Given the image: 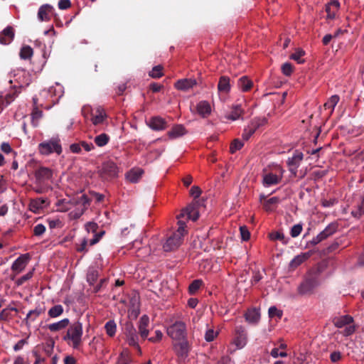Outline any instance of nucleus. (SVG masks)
Segmentation results:
<instances>
[{"instance_id":"393cba45","label":"nucleus","mask_w":364,"mask_h":364,"mask_svg":"<svg viewBox=\"0 0 364 364\" xmlns=\"http://www.w3.org/2000/svg\"><path fill=\"white\" fill-rule=\"evenodd\" d=\"M197 113L203 118L209 117L211 114L212 109L209 102L202 100L196 105Z\"/></svg>"},{"instance_id":"dca6fc26","label":"nucleus","mask_w":364,"mask_h":364,"mask_svg":"<svg viewBox=\"0 0 364 364\" xmlns=\"http://www.w3.org/2000/svg\"><path fill=\"white\" fill-rule=\"evenodd\" d=\"M30 259L29 254H24L19 256L12 264L11 269L16 273H20L26 267Z\"/></svg>"},{"instance_id":"4468645a","label":"nucleus","mask_w":364,"mask_h":364,"mask_svg":"<svg viewBox=\"0 0 364 364\" xmlns=\"http://www.w3.org/2000/svg\"><path fill=\"white\" fill-rule=\"evenodd\" d=\"M35 177L38 185H44L47 181L51 180L53 171L48 168L41 167L36 171Z\"/></svg>"},{"instance_id":"5701e85b","label":"nucleus","mask_w":364,"mask_h":364,"mask_svg":"<svg viewBox=\"0 0 364 364\" xmlns=\"http://www.w3.org/2000/svg\"><path fill=\"white\" fill-rule=\"evenodd\" d=\"M49 205L46 198H38L31 200L29 203V209L31 211L38 213L40 210L43 209Z\"/></svg>"},{"instance_id":"49530a36","label":"nucleus","mask_w":364,"mask_h":364,"mask_svg":"<svg viewBox=\"0 0 364 364\" xmlns=\"http://www.w3.org/2000/svg\"><path fill=\"white\" fill-rule=\"evenodd\" d=\"M109 140V137L107 134L102 133L95 136L94 141L98 146L106 145Z\"/></svg>"},{"instance_id":"58836bf2","label":"nucleus","mask_w":364,"mask_h":364,"mask_svg":"<svg viewBox=\"0 0 364 364\" xmlns=\"http://www.w3.org/2000/svg\"><path fill=\"white\" fill-rule=\"evenodd\" d=\"M33 54V48L29 46H23L20 50L19 56L23 60H30Z\"/></svg>"},{"instance_id":"c85d7f7f","label":"nucleus","mask_w":364,"mask_h":364,"mask_svg":"<svg viewBox=\"0 0 364 364\" xmlns=\"http://www.w3.org/2000/svg\"><path fill=\"white\" fill-rule=\"evenodd\" d=\"M231 89L230 78L226 75H222L219 78L218 83V90L219 92L228 93Z\"/></svg>"},{"instance_id":"423d86ee","label":"nucleus","mask_w":364,"mask_h":364,"mask_svg":"<svg viewBox=\"0 0 364 364\" xmlns=\"http://www.w3.org/2000/svg\"><path fill=\"white\" fill-rule=\"evenodd\" d=\"M167 334L174 341L186 339V326L183 321H176L167 328Z\"/></svg>"},{"instance_id":"cd10ccee","label":"nucleus","mask_w":364,"mask_h":364,"mask_svg":"<svg viewBox=\"0 0 364 364\" xmlns=\"http://www.w3.org/2000/svg\"><path fill=\"white\" fill-rule=\"evenodd\" d=\"M340 9V3L337 0L331 1L326 6V12L328 19H334Z\"/></svg>"},{"instance_id":"6e6552de","label":"nucleus","mask_w":364,"mask_h":364,"mask_svg":"<svg viewBox=\"0 0 364 364\" xmlns=\"http://www.w3.org/2000/svg\"><path fill=\"white\" fill-rule=\"evenodd\" d=\"M173 348L180 362L184 361L188 356L191 346L187 339L173 343Z\"/></svg>"},{"instance_id":"864d4df0","label":"nucleus","mask_w":364,"mask_h":364,"mask_svg":"<svg viewBox=\"0 0 364 364\" xmlns=\"http://www.w3.org/2000/svg\"><path fill=\"white\" fill-rule=\"evenodd\" d=\"M269 238L272 240H280L284 244H286L287 241L285 240V237L282 232H275L269 234Z\"/></svg>"},{"instance_id":"a19ab883","label":"nucleus","mask_w":364,"mask_h":364,"mask_svg":"<svg viewBox=\"0 0 364 364\" xmlns=\"http://www.w3.org/2000/svg\"><path fill=\"white\" fill-rule=\"evenodd\" d=\"M279 201L280 200L278 197H272L263 203L264 209L267 212L272 211L274 210L273 206L279 203Z\"/></svg>"},{"instance_id":"9b49d317","label":"nucleus","mask_w":364,"mask_h":364,"mask_svg":"<svg viewBox=\"0 0 364 364\" xmlns=\"http://www.w3.org/2000/svg\"><path fill=\"white\" fill-rule=\"evenodd\" d=\"M265 122L264 119L255 118L253 119L248 125L244 129L242 138L244 141H247L256 132L259 127Z\"/></svg>"},{"instance_id":"ddd939ff","label":"nucleus","mask_w":364,"mask_h":364,"mask_svg":"<svg viewBox=\"0 0 364 364\" xmlns=\"http://www.w3.org/2000/svg\"><path fill=\"white\" fill-rule=\"evenodd\" d=\"M33 101V108L31 112V124L33 127H36L39 124V121L42 119L43 116V111L41 107L42 105L38 104V99L36 97H33L32 99Z\"/></svg>"},{"instance_id":"c9c22d12","label":"nucleus","mask_w":364,"mask_h":364,"mask_svg":"<svg viewBox=\"0 0 364 364\" xmlns=\"http://www.w3.org/2000/svg\"><path fill=\"white\" fill-rule=\"evenodd\" d=\"M338 225L336 223H330L323 231H321L318 236L323 240L331 236L337 230Z\"/></svg>"},{"instance_id":"39448f33","label":"nucleus","mask_w":364,"mask_h":364,"mask_svg":"<svg viewBox=\"0 0 364 364\" xmlns=\"http://www.w3.org/2000/svg\"><path fill=\"white\" fill-rule=\"evenodd\" d=\"M69 203L77 207V210L72 212V214L75 218H79L90 206V198L86 194H82L72 198Z\"/></svg>"},{"instance_id":"412c9836","label":"nucleus","mask_w":364,"mask_h":364,"mask_svg":"<svg viewBox=\"0 0 364 364\" xmlns=\"http://www.w3.org/2000/svg\"><path fill=\"white\" fill-rule=\"evenodd\" d=\"M197 85L196 79L184 78L177 80L174 84V87L178 90L188 91Z\"/></svg>"},{"instance_id":"680f3d73","label":"nucleus","mask_w":364,"mask_h":364,"mask_svg":"<svg viewBox=\"0 0 364 364\" xmlns=\"http://www.w3.org/2000/svg\"><path fill=\"white\" fill-rule=\"evenodd\" d=\"M1 151L5 154L13 153V156L16 157V152L14 151L11 145L9 143L4 142L1 145Z\"/></svg>"},{"instance_id":"7c9ffc66","label":"nucleus","mask_w":364,"mask_h":364,"mask_svg":"<svg viewBox=\"0 0 364 364\" xmlns=\"http://www.w3.org/2000/svg\"><path fill=\"white\" fill-rule=\"evenodd\" d=\"M280 181L281 177L272 173H268L263 176V184L267 187L278 184Z\"/></svg>"},{"instance_id":"338daca9","label":"nucleus","mask_w":364,"mask_h":364,"mask_svg":"<svg viewBox=\"0 0 364 364\" xmlns=\"http://www.w3.org/2000/svg\"><path fill=\"white\" fill-rule=\"evenodd\" d=\"M163 337V333L161 331L159 330H156L155 331V336H151L150 338H149V341L152 342V343H156V342H159V341L161 340Z\"/></svg>"},{"instance_id":"de8ad7c7","label":"nucleus","mask_w":364,"mask_h":364,"mask_svg":"<svg viewBox=\"0 0 364 364\" xmlns=\"http://www.w3.org/2000/svg\"><path fill=\"white\" fill-rule=\"evenodd\" d=\"M243 146H244V143L242 142V140H240L239 139H235L230 144V151L232 154H234L237 151L241 149Z\"/></svg>"},{"instance_id":"f03ea898","label":"nucleus","mask_w":364,"mask_h":364,"mask_svg":"<svg viewBox=\"0 0 364 364\" xmlns=\"http://www.w3.org/2000/svg\"><path fill=\"white\" fill-rule=\"evenodd\" d=\"M178 230L169 236L163 245L166 252H170L176 250L182 243L183 237L186 232V223L183 220L178 221Z\"/></svg>"},{"instance_id":"5fc2aeb1","label":"nucleus","mask_w":364,"mask_h":364,"mask_svg":"<svg viewBox=\"0 0 364 364\" xmlns=\"http://www.w3.org/2000/svg\"><path fill=\"white\" fill-rule=\"evenodd\" d=\"M33 271L34 269H33L31 271L28 272L25 275L21 277L16 282V284L18 286L22 285L24 282H26L27 280L30 279L33 275Z\"/></svg>"},{"instance_id":"8fccbe9b","label":"nucleus","mask_w":364,"mask_h":364,"mask_svg":"<svg viewBox=\"0 0 364 364\" xmlns=\"http://www.w3.org/2000/svg\"><path fill=\"white\" fill-rule=\"evenodd\" d=\"M98 277V272L97 270L91 269L88 272L87 275V282L92 285L97 281Z\"/></svg>"},{"instance_id":"aec40b11","label":"nucleus","mask_w":364,"mask_h":364,"mask_svg":"<svg viewBox=\"0 0 364 364\" xmlns=\"http://www.w3.org/2000/svg\"><path fill=\"white\" fill-rule=\"evenodd\" d=\"M21 91L17 88L16 85L11 86L10 89L3 95H0V97L3 98L4 104L6 107L10 105L21 93Z\"/></svg>"},{"instance_id":"72a5a7b5","label":"nucleus","mask_w":364,"mask_h":364,"mask_svg":"<svg viewBox=\"0 0 364 364\" xmlns=\"http://www.w3.org/2000/svg\"><path fill=\"white\" fill-rule=\"evenodd\" d=\"M69 324L70 320L68 318H63L61 321L48 325V328L51 332H56L65 328Z\"/></svg>"},{"instance_id":"3c124183","label":"nucleus","mask_w":364,"mask_h":364,"mask_svg":"<svg viewBox=\"0 0 364 364\" xmlns=\"http://www.w3.org/2000/svg\"><path fill=\"white\" fill-rule=\"evenodd\" d=\"M89 196H90V197H89L90 202L92 200H95L96 202L100 203V202L102 201L105 198V196L103 194L97 193L94 191H90Z\"/></svg>"},{"instance_id":"20e7f679","label":"nucleus","mask_w":364,"mask_h":364,"mask_svg":"<svg viewBox=\"0 0 364 364\" xmlns=\"http://www.w3.org/2000/svg\"><path fill=\"white\" fill-rule=\"evenodd\" d=\"M333 323L337 328H344V329L342 331H339V333L345 336L352 335L355 331V328L353 324V318L351 316L343 315L336 316L333 318Z\"/></svg>"},{"instance_id":"a211bd4d","label":"nucleus","mask_w":364,"mask_h":364,"mask_svg":"<svg viewBox=\"0 0 364 364\" xmlns=\"http://www.w3.org/2000/svg\"><path fill=\"white\" fill-rule=\"evenodd\" d=\"M148 126L154 131H161L166 129L167 122L161 117L155 116L149 119Z\"/></svg>"},{"instance_id":"1a4fd4ad","label":"nucleus","mask_w":364,"mask_h":364,"mask_svg":"<svg viewBox=\"0 0 364 364\" xmlns=\"http://www.w3.org/2000/svg\"><path fill=\"white\" fill-rule=\"evenodd\" d=\"M99 173L103 179L108 180L117 176L118 168L113 161H105L99 170Z\"/></svg>"},{"instance_id":"79ce46f5","label":"nucleus","mask_w":364,"mask_h":364,"mask_svg":"<svg viewBox=\"0 0 364 364\" xmlns=\"http://www.w3.org/2000/svg\"><path fill=\"white\" fill-rule=\"evenodd\" d=\"M105 328L107 334L110 337H113L116 333L117 324L114 320H109L105 323Z\"/></svg>"},{"instance_id":"69168bd1","label":"nucleus","mask_w":364,"mask_h":364,"mask_svg":"<svg viewBox=\"0 0 364 364\" xmlns=\"http://www.w3.org/2000/svg\"><path fill=\"white\" fill-rule=\"evenodd\" d=\"M299 161H288V166L290 171L294 174H296V168L299 166Z\"/></svg>"},{"instance_id":"6e6d98bb","label":"nucleus","mask_w":364,"mask_h":364,"mask_svg":"<svg viewBox=\"0 0 364 364\" xmlns=\"http://www.w3.org/2000/svg\"><path fill=\"white\" fill-rule=\"evenodd\" d=\"M202 282L200 280H194L189 286V292L191 294H195L200 287Z\"/></svg>"},{"instance_id":"2eb2a0df","label":"nucleus","mask_w":364,"mask_h":364,"mask_svg":"<svg viewBox=\"0 0 364 364\" xmlns=\"http://www.w3.org/2000/svg\"><path fill=\"white\" fill-rule=\"evenodd\" d=\"M185 216H187L188 219H191L193 221L196 220L198 218L196 205L190 204L186 208L183 209L181 213L177 216L178 221L181 220V219Z\"/></svg>"},{"instance_id":"f257e3e1","label":"nucleus","mask_w":364,"mask_h":364,"mask_svg":"<svg viewBox=\"0 0 364 364\" xmlns=\"http://www.w3.org/2000/svg\"><path fill=\"white\" fill-rule=\"evenodd\" d=\"M82 324L79 321L70 324L63 339L73 348L77 349L82 343Z\"/></svg>"},{"instance_id":"603ef678","label":"nucleus","mask_w":364,"mask_h":364,"mask_svg":"<svg viewBox=\"0 0 364 364\" xmlns=\"http://www.w3.org/2000/svg\"><path fill=\"white\" fill-rule=\"evenodd\" d=\"M294 71V67L290 63H285L282 65V72L286 76H290Z\"/></svg>"},{"instance_id":"9d476101","label":"nucleus","mask_w":364,"mask_h":364,"mask_svg":"<svg viewBox=\"0 0 364 364\" xmlns=\"http://www.w3.org/2000/svg\"><path fill=\"white\" fill-rule=\"evenodd\" d=\"M39 151L43 155H48L53 152L59 154L62 152V147L60 144L59 140L54 139L40 144Z\"/></svg>"},{"instance_id":"f704fd0d","label":"nucleus","mask_w":364,"mask_h":364,"mask_svg":"<svg viewBox=\"0 0 364 364\" xmlns=\"http://www.w3.org/2000/svg\"><path fill=\"white\" fill-rule=\"evenodd\" d=\"M237 86L242 92H248L253 86L252 81L247 76L241 77L237 81Z\"/></svg>"},{"instance_id":"f8f14e48","label":"nucleus","mask_w":364,"mask_h":364,"mask_svg":"<svg viewBox=\"0 0 364 364\" xmlns=\"http://www.w3.org/2000/svg\"><path fill=\"white\" fill-rule=\"evenodd\" d=\"M54 16L56 20L54 8L48 4L41 6L38 9L37 17L39 21L48 22Z\"/></svg>"},{"instance_id":"b1692460","label":"nucleus","mask_w":364,"mask_h":364,"mask_svg":"<svg viewBox=\"0 0 364 364\" xmlns=\"http://www.w3.org/2000/svg\"><path fill=\"white\" fill-rule=\"evenodd\" d=\"M107 118L105 110L102 108H97L91 112V122L95 126L102 124Z\"/></svg>"},{"instance_id":"4d7b16f0","label":"nucleus","mask_w":364,"mask_h":364,"mask_svg":"<svg viewBox=\"0 0 364 364\" xmlns=\"http://www.w3.org/2000/svg\"><path fill=\"white\" fill-rule=\"evenodd\" d=\"M302 231V225L301 224H296L294 225L290 231V235L292 237H298Z\"/></svg>"},{"instance_id":"473e14b6","label":"nucleus","mask_w":364,"mask_h":364,"mask_svg":"<svg viewBox=\"0 0 364 364\" xmlns=\"http://www.w3.org/2000/svg\"><path fill=\"white\" fill-rule=\"evenodd\" d=\"M351 215L357 220L364 216V196L361 197L360 203L352 209Z\"/></svg>"},{"instance_id":"a18cd8bd","label":"nucleus","mask_w":364,"mask_h":364,"mask_svg":"<svg viewBox=\"0 0 364 364\" xmlns=\"http://www.w3.org/2000/svg\"><path fill=\"white\" fill-rule=\"evenodd\" d=\"M305 55V52L301 48L296 49L295 52L291 54L290 59L295 60L299 64H302L305 62L301 58Z\"/></svg>"},{"instance_id":"774afa93","label":"nucleus","mask_w":364,"mask_h":364,"mask_svg":"<svg viewBox=\"0 0 364 364\" xmlns=\"http://www.w3.org/2000/svg\"><path fill=\"white\" fill-rule=\"evenodd\" d=\"M71 6V2L70 0H60L58 2V8L64 10L68 9Z\"/></svg>"},{"instance_id":"2f4dec72","label":"nucleus","mask_w":364,"mask_h":364,"mask_svg":"<svg viewBox=\"0 0 364 364\" xmlns=\"http://www.w3.org/2000/svg\"><path fill=\"white\" fill-rule=\"evenodd\" d=\"M243 113L244 112L241 105H232L230 112L225 116V118L229 120L235 121L240 119L242 116Z\"/></svg>"},{"instance_id":"0e129e2a","label":"nucleus","mask_w":364,"mask_h":364,"mask_svg":"<svg viewBox=\"0 0 364 364\" xmlns=\"http://www.w3.org/2000/svg\"><path fill=\"white\" fill-rule=\"evenodd\" d=\"M10 310H12V311H17V309L16 308H11L10 309H4L1 312H0V321H6L7 320L9 317H10Z\"/></svg>"},{"instance_id":"a878e982","label":"nucleus","mask_w":364,"mask_h":364,"mask_svg":"<svg viewBox=\"0 0 364 364\" xmlns=\"http://www.w3.org/2000/svg\"><path fill=\"white\" fill-rule=\"evenodd\" d=\"M188 133L183 124H175L168 132L167 135L171 139L181 137Z\"/></svg>"},{"instance_id":"bf43d9fd","label":"nucleus","mask_w":364,"mask_h":364,"mask_svg":"<svg viewBox=\"0 0 364 364\" xmlns=\"http://www.w3.org/2000/svg\"><path fill=\"white\" fill-rule=\"evenodd\" d=\"M218 332L215 331L213 329H208L206 331L205 334V339L208 342L213 341L214 338L217 336Z\"/></svg>"},{"instance_id":"052dcab7","label":"nucleus","mask_w":364,"mask_h":364,"mask_svg":"<svg viewBox=\"0 0 364 364\" xmlns=\"http://www.w3.org/2000/svg\"><path fill=\"white\" fill-rule=\"evenodd\" d=\"M241 238L244 241H247L250 239V233L246 226H241L240 228Z\"/></svg>"},{"instance_id":"e433bc0d","label":"nucleus","mask_w":364,"mask_h":364,"mask_svg":"<svg viewBox=\"0 0 364 364\" xmlns=\"http://www.w3.org/2000/svg\"><path fill=\"white\" fill-rule=\"evenodd\" d=\"M132 359L127 348L124 349L119 354L116 364H132Z\"/></svg>"},{"instance_id":"13d9d810","label":"nucleus","mask_w":364,"mask_h":364,"mask_svg":"<svg viewBox=\"0 0 364 364\" xmlns=\"http://www.w3.org/2000/svg\"><path fill=\"white\" fill-rule=\"evenodd\" d=\"M269 316L270 318L277 316L280 318L282 316V311L277 309L276 306H271L269 309Z\"/></svg>"},{"instance_id":"7ed1b4c3","label":"nucleus","mask_w":364,"mask_h":364,"mask_svg":"<svg viewBox=\"0 0 364 364\" xmlns=\"http://www.w3.org/2000/svg\"><path fill=\"white\" fill-rule=\"evenodd\" d=\"M320 284V280L318 273H309L304 281L297 288L298 293L300 295H310L314 291V289Z\"/></svg>"},{"instance_id":"f3484780","label":"nucleus","mask_w":364,"mask_h":364,"mask_svg":"<svg viewBox=\"0 0 364 364\" xmlns=\"http://www.w3.org/2000/svg\"><path fill=\"white\" fill-rule=\"evenodd\" d=\"M14 77V80L17 83L16 85L21 91H22L23 89H25L31 83L30 75L23 70L16 74Z\"/></svg>"},{"instance_id":"e2e57ef3","label":"nucleus","mask_w":364,"mask_h":364,"mask_svg":"<svg viewBox=\"0 0 364 364\" xmlns=\"http://www.w3.org/2000/svg\"><path fill=\"white\" fill-rule=\"evenodd\" d=\"M46 231V227L43 224H38L33 228V234L36 236H41Z\"/></svg>"},{"instance_id":"37998d69","label":"nucleus","mask_w":364,"mask_h":364,"mask_svg":"<svg viewBox=\"0 0 364 364\" xmlns=\"http://www.w3.org/2000/svg\"><path fill=\"white\" fill-rule=\"evenodd\" d=\"M164 67L161 65L154 66L151 71L149 73V75L151 78H160L164 76Z\"/></svg>"},{"instance_id":"4be33fe9","label":"nucleus","mask_w":364,"mask_h":364,"mask_svg":"<svg viewBox=\"0 0 364 364\" xmlns=\"http://www.w3.org/2000/svg\"><path fill=\"white\" fill-rule=\"evenodd\" d=\"M144 173L141 168L134 167L126 173L125 178L127 181L135 183L139 181Z\"/></svg>"},{"instance_id":"c756f323","label":"nucleus","mask_w":364,"mask_h":364,"mask_svg":"<svg viewBox=\"0 0 364 364\" xmlns=\"http://www.w3.org/2000/svg\"><path fill=\"white\" fill-rule=\"evenodd\" d=\"M245 320L251 324L257 323L260 319V313L259 309L254 308L247 310L245 314Z\"/></svg>"},{"instance_id":"bb28decb","label":"nucleus","mask_w":364,"mask_h":364,"mask_svg":"<svg viewBox=\"0 0 364 364\" xmlns=\"http://www.w3.org/2000/svg\"><path fill=\"white\" fill-rule=\"evenodd\" d=\"M149 323V318L146 315H143L139 321V333L143 340H145L148 337L149 330L147 329V327Z\"/></svg>"},{"instance_id":"09e8293b","label":"nucleus","mask_w":364,"mask_h":364,"mask_svg":"<svg viewBox=\"0 0 364 364\" xmlns=\"http://www.w3.org/2000/svg\"><path fill=\"white\" fill-rule=\"evenodd\" d=\"M43 310L42 309H36L34 310H31L26 315V319H30L31 321H34L37 317H38L42 313Z\"/></svg>"},{"instance_id":"ea45409f","label":"nucleus","mask_w":364,"mask_h":364,"mask_svg":"<svg viewBox=\"0 0 364 364\" xmlns=\"http://www.w3.org/2000/svg\"><path fill=\"white\" fill-rule=\"evenodd\" d=\"M340 100V97L338 95H332L326 102L324 103L323 107L325 109H330L331 112L334 110L335 107L337 105Z\"/></svg>"},{"instance_id":"c03bdc74","label":"nucleus","mask_w":364,"mask_h":364,"mask_svg":"<svg viewBox=\"0 0 364 364\" xmlns=\"http://www.w3.org/2000/svg\"><path fill=\"white\" fill-rule=\"evenodd\" d=\"M63 313V307L60 304H57L51 307L48 312L50 318H56L60 316Z\"/></svg>"},{"instance_id":"6ab92c4d","label":"nucleus","mask_w":364,"mask_h":364,"mask_svg":"<svg viewBox=\"0 0 364 364\" xmlns=\"http://www.w3.org/2000/svg\"><path fill=\"white\" fill-rule=\"evenodd\" d=\"M14 36V28L11 26H8L0 32V43L2 45H9L13 41Z\"/></svg>"},{"instance_id":"0eeeda50","label":"nucleus","mask_w":364,"mask_h":364,"mask_svg":"<svg viewBox=\"0 0 364 364\" xmlns=\"http://www.w3.org/2000/svg\"><path fill=\"white\" fill-rule=\"evenodd\" d=\"M123 331L126 336V341L127 343L130 346L136 348L140 352L141 349L139 346V336L133 323L130 321H127L124 325Z\"/></svg>"},{"instance_id":"4c0bfd02","label":"nucleus","mask_w":364,"mask_h":364,"mask_svg":"<svg viewBox=\"0 0 364 364\" xmlns=\"http://www.w3.org/2000/svg\"><path fill=\"white\" fill-rule=\"evenodd\" d=\"M311 254L309 252H305L296 256L290 262L291 267H296L302 264L304 261L308 259Z\"/></svg>"}]
</instances>
